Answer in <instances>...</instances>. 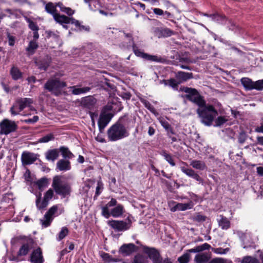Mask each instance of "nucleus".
I'll use <instances>...</instances> for the list:
<instances>
[{"label":"nucleus","mask_w":263,"mask_h":263,"mask_svg":"<svg viewBox=\"0 0 263 263\" xmlns=\"http://www.w3.org/2000/svg\"><path fill=\"white\" fill-rule=\"evenodd\" d=\"M210 17L213 21L217 22L219 23L222 24L223 21H226L225 16L218 14H213L211 15Z\"/></svg>","instance_id":"nucleus-43"},{"label":"nucleus","mask_w":263,"mask_h":263,"mask_svg":"<svg viewBox=\"0 0 263 263\" xmlns=\"http://www.w3.org/2000/svg\"><path fill=\"white\" fill-rule=\"evenodd\" d=\"M0 135H8L15 132L17 128V125L13 121L4 119L0 122Z\"/></svg>","instance_id":"nucleus-7"},{"label":"nucleus","mask_w":263,"mask_h":263,"mask_svg":"<svg viewBox=\"0 0 263 263\" xmlns=\"http://www.w3.org/2000/svg\"><path fill=\"white\" fill-rule=\"evenodd\" d=\"M57 3L53 4L51 2H49L45 6V10L47 13L51 14L53 17L54 15L58 13L57 10Z\"/></svg>","instance_id":"nucleus-29"},{"label":"nucleus","mask_w":263,"mask_h":263,"mask_svg":"<svg viewBox=\"0 0 263 263\" xmlns=\"http://www.w3.org/2000/svg\"><path fill=\"white\" fill-rule=\"evenodd\" d=\"M210 256L208 253H202L197 254L194 258L196 263H206L209 260Z\"/></svg>","instance_id":"nucleus-27"},{"label":"nucleus","mask_w":263,"mask_h":263,"mask_svg":"<svg viewBox=\"0 0 263 263\" xmlns=\"http://www.w3.org/2000/svg\"><path fill=\"white\" fill-rule=\"evenodd\" d=\"M66 85L65 82L61 81L58 78L52 77L46 82L44 87L54 95L58 96L60 93L61 89Z\"/></svg>","instance_id":"nucleus-4"},{"label":"nucleus","mask_w":263,"mask_h":263,"mask_svg":"<svg viewBox=\"0 0 263 263\" xmlns=\"http://www.w3.org/2000/svg\"><path fill=\"white\" fill-rule=\"evenodd\" d=\"M103 189V184L102 182L101 181H98L97 183V186L96 187L95 196H99L101 194Z\"/></svg>","instance_id":"nucleus-52"},{"label":"nucleus","mask_w":263,"mask_h":263,"mask_svg":"<svg viewBox=\"0 0 263 263\" xmlns=\"http://www.w3.org/2000/svg\"><path fill=\"white\" fill-rule=\"evenodd\" d=\"M180 83H177L176 81L174 79H170L168 80V85L172 87L173 88H177L178 84Z\"/></svg>","instance_id":"nucleus-55"},{"label":"nucleus","mask_w":263,"mask_h":263,"mask_svg":"<svg viewBox=\"0 0 263 263\" xmlns=\"http://www.w3.org/2000/svg\"><path fill=\"white\" fill-rule=\"evenodd\" d=\"M10 72L14 80H16L22 77V73L17 67H13L11 69Z\"/></svg>","instance_id":"nucleus-39"},{"label":"nucleus","mask_w":263,"mask_h":263,"mask_svg":"<svg viewBox=\"0 0 263 263\" xmlns=\"http://www.w3.org/2000/svg\"><path fill=\"white\" fill-rule=\"evenodd\" d=\"M143 250L153 260V263H163L159 253L155 249L144 247Z\"/></svg>","instance_id":"nucleus-14"},{"label":"nucleus","mask_w":263,"mask_h":263,"mask_svg":"<svg viewBox=\"0 0 263 263\" xmlns=\"http://www.w3.org/2000/svg\"><path fill=\"white\" fill-rule=\"evenodd\" d=\"M107 224L117 231H124L129 229L130 221L126 222L122 220H112L107 221Z\"/></svg>","instance_id":"nucleus-12"},{"label":"nucleus","mask_w":263,"mask_h":263,"mask_svg":"<svg viewBox=\"0 0 263 263\" xmlns=\"http://www.w3.org/2000/svg\"><path fill=\"white\" fill-rule=\"evenodd\" d=\"M29 28L33 31H38L39 28L36 24L33 21H29Z\"/></svg>","instance_id":"nucleus-53"},{"label":"nucleus","mask_w":263,"mask_h":263,"mask_svg":"<svg viewBox=\"0 0 263 263\" xmlns=\"http://www.w3.org/2000/svg\"><path fill=\"white\" fill-rule=\"evenodd\" d=\"M155 36L161 38L171 36L174 34L173 31L167 28H155L154 30Z\"/></svg>","instance_id":"nucleus-17"},{"label":"nucleus","mask_w":263,"mask_h":263,"mask_svg":"<svg viewBox=\"0 0 263 263\" xmlns=\"http://www.w3.org/2000/svg\"><path fill=\"white\" fill-rule=\"evenodd\" d=\"M137 250L136 246L133 243L124 244L120 248V252L125 256H127Z\"/></svg>","instance_id":"nucleus-20"},{"label":"nucleus","mask_w":263,"mask_h":263,"mask_svg":"<svg viewBox=\"0 0 263 263\" xmlns=\"http://www.w3.org/2000/svg\"><path fill=\"white\" fill-rule=\"evenodd\" d=\"M211 248V246L207 243H204L202 245L198 246L194 248L187 250L189 253H198L206 250H209Z\"/></svg>","instance_id":"nucleus-28"},{"label":"nucleus","mask_w":263,"mask_h":263,"mask_svg":"<svg viewBox=\"0 0 263 263\" xmlns=\"http://www.w3.org/2000/svg\"><path fill=\"white\" fill-rule=\"evenodd\" d=\"M123 206L121 204H118L111 209V214L114 217H119L123 213Z\"/></svg>","instance_id":"nucleus-31"},{"label":"nucleus","mask_w":263,"mask_h":263,"mask_svg":"<svg viewBox=\"0 0 263 263\" xmlns=\"http://www.w3.org/2000/svg\"><path fill=\"white\" fill-rule=\"evenodd\" d=\"M184 91L188 94L186 98L188 100L196 103L200 107L202 108L205 105V102L203 98L199 95L197 90L194 88H185Z\"/></svg>","instance_id":"nucleus-6"},{"label":"nucleus","mask_w":263,"mask_h":263,"mask_svg":"<svg viewBox=\"0 0 263 263\" xmlns=\"http://www.w3.org/2000/svg\"><path fill=\"white\" fill-rule=\"evenodd\" d=\"M175 77L179 83H181L184 81H186L187 80L192 79L193 73L191 72H185L182 71H179L176 73Z\"/></svg>","instance_id":"nucleus-24"},{"label":"nucleus","mask_w":263,"mask_h":263,"mask_svg":"<svg viewBox=\"0 0 263 263\" xmlns=\"http://www.w3.org/2000/svg\"><path fill=\"white\" fill-rule=\"evenodd\" d=\"M101 209H102V214L106 218H109V217L110 216H111V211L109 212V207H108L106 205L105 206H103L101 208Z\"/></svg>","instance_id":"nucleus-47"},{"label":"nucleus","mask_w":263,"mask_h":263,"mask_svg":"<svg viewBox=\"0 0 263 263\" xmlns=\"http://www.w3.org/2000/svg\"><path fill=\"white\" fill-rule=\"evenodd\" d=\"M117 200L114 198H111L110 201L108 202L106 205L108 207L114 206L117 204Z\"/></svg>","instance_id":"nucleus-62"},{"label":"nucleus","mask_w":263,"mask_h":263,"mask_svg":"<svg viewBox=\"0 0 263 263\" xmlns=\"http://www.w3.org/2000/svg\"><path fill=\"white\" fill-rule=\"evenodd\" d=\"M72 89V93L74 95H79L82 93H86L89 91L90 88L89 87H84L83 88H77L76 86L71 87Z\"/></svg>","instance_id":"nucleus-36"},{"label":"nucleus","mask_w":263,"mask_h":263,"mask_svg":"<svg viewBox=\"0 0 263 263\" xmlns=\"http://www.w3.org/2000/svg\"><path fill=\"white\" fill-rule=\"evenodd\" d=\"M238 235L239 238L243 242V243H250L252 241L251 236L250 233L239 232L238 233Z\"/></svg>","instance_id":"nucleus-34"},{"label":"nucleus","mask_w":263,"mask_h":263,"mask_svg":"<svg viewBox=\"0 0 263 263\" xmlns=\"http://www.w3.org/2000/svg\"><path fill=\"white\" fill-rule=\"evenodd\" d=\"M52 187L57 194L62 198L70 196L71 189L70 184L61 176H55L53 178Z\"/></svg>","instance_id":"nucleus-3"},{"label":"nucleus","mask_w":263,"mask_h":263,"mask_svg":"<svg viewBox=\"0 0 263 263\" xmlns=\"http://www.w3.org/2000/svg\"><path fill=\"white\" fill-rule=\"evenodd\" d=\"M44 261L41 249L39 247L34 250L30 255V261L31 263H43Z\"/></svg>","instance_id":"nucleus-16"},{"label":"nucleus","mask_w":263,"mask_h":263,"mask_svg":"<svg viewBox=\"0 0 263 263\" xmlns=\"http://www.w3.org/2000/svg\"><path fill=\"white\" fill-rule=\"evenodd\" d=\"M57 5L58 7L60 8L62 12L66 13L67 15L69 16L72 15L74 13V10H72L71 8L69 7H65L63 5V4L61 2L57 3Z\"/></svg>","instance_id":"nucleus-37"},{"label":"nucleus","mask_w":263,"mask_h":263,"mask_svg":"<svg viewBox=\"0 0 263 263\" xmlns=\"http://www.w3.org/2000/svg\"><path fill=\"white\" fill-rule=\"evenodd\" d=\"M190 165L194 168L200 171L204 170L206 168V166L203 161L200 160H193Z\"/></svg>","instance_id":"nucleus-30"},{"label":"nucleus","mask_w":263,"mask_h":263,"mask_svg":"<svg viewBox=\"0 0 263 263\" xmlns=\"http://www.w3.org/2000/svg\"><path fill=\"white\" fill-rule=\"evenodd\" d=\"M37 47L38 45L36 42L35 41H31L26 48V50L28 52L29 54H33Z\"/></svg>","instance_id":"nucleus-38"},{"label":"nucleus","mask_w":263,"mask_h":263,"mask_svg":"<svg viewBox=\"0 0 263 263\" xmlns=\"http://www.w3.org/2000/svg\"><path fill=\"white\" fill-rule=\"evenodd\" d=\"M218 226L222 230H227L230 227V221L227 218L222 215H220L217 219Z\"/></svg>","instance_id":"nucleus-25"},{"label":"nucleus","mask_w":263,"mask_h":263,"mask_svg":"<svg viewBox=\"0 0 263 263\" xmlns=\"http://www.w3.org/2000/svg\"><path fill=\"white\" fill-rule=\"evenodd\" d=\"M162 155L164 157L165 160L168 162V163H169L171 165L173 166L175 165V163L174 162L172 156L170 154L166 153L165 152H163L162 154Z\"/></svg>","instance_id":"nucleus-46"},{"label":"nucleus","mask_w":263,"mask_h":263,"mask_svg":"<svg viewBox=\"0 0 263 263\" xmlns=\"http://www.w3.org/2000/svg\"><path fill=\"white\" fill-rule=\"evenodd\" d=\"M33 103V100L28 98H18L10 108V111L12 116L19 115L26 107H30Z\"/></svg>","instance_id":"nucleus-5"},{"label":"nucleus","mask_w":263,"mask_h":263,"mask_svg":"<svg viewBox=\"0 0 263 263\" xmlns=\"http://www.w3.org/2000/svg\"><path fill=\"white\" fill-rule=\"evenodd\" d=\"M70 23H71L72 24H74L77 27H79V26H80V24L78 21L75 20L74 18H73L72 17H71L70 18Z\"/></svg>","instance_id":"nucleus-63"},{"label":"nucleus","mask_w":263,"mask_h":263,"mask_svg":"<svg viewBox=\"0 0 263 263\" xmlns=\"http://www.w3.org/2000/svg\"><path fill=\"white\" fill-rule=\"evenodd\" d=\"M214 252L218 254H225L229 251V248H218L214 249Z\"/></svg>","instance_id":"nucleus-51"},{"label":"nucleus","mask_w":263,"mask_h":263,"mask_svg":"<svg viewBox=\"0 0 263 263\" xmlns=\"http://www.w3.org/2000/svg\"><path fill=\"white\" fill-rule=\"evenodd\" d=\"M49 66V63L47 62L41 63L38 64L39 68L41 70H46Z\"/></svg>","instance_id":"nucleus-60"},{"label":"nucleus","mask_w":263,"mask_h":263,"mask_svg":"<svg viewBox=\"0 0 263 263\" xmlns=\"http://www.w3.org/2000/svg\"><path fill=\"white\" fill-rule=\"evenodd\" d=\"M53 17L57 23L61 25H63V24H70V17H68L64 15H61L59 13H57L56 14L54 15Z\"/></svg>","instance_id":"nucleus-26"},{"label":"nucleus","mask_w":263,"mask_h":263,"mask_svg":"<svg viewBox=\"0 0 263 263\" xmlns=\"http://www.w3.org/2000/svg\"><path fill=\"white\" fill-rule=\"evenodd\" d=\"M241 263H259V261L256 257L246 256L242 259Z\"/></svg>","instance_id":"nucleus-40"},{"label":"nucleus","mask_w":263,"mask_h":263,"mask_svg":"<svg viewBox=\"0 0 263 263\" xmlns=\"http://www.w3.org/2000/svg\"><path fill=\"white\" fill-rule=\"evenodd\" d=\"M70 162L66 159H60L56 165V169L60 171L66 172L71 169Z\"/></svg>","instance_id":"nucleus-21"},{"label":"nucleus","mask_w":263,"mask_h":263,"mask_svg":"<svg viewBox=\"0 0 263 263\" xmlns=\"http://www.w3.org/2000/svg\"><path fill=\"white\" fill-rule=\"evenodd\" d=\"M33 244L34 241L32 239H28L20 248L17 254V257L26 256L28 253L29 251L33 248Z\"/></svg>","instance_id":"nucleus-15"},{"label":"nucleus","mask_w":263,"mask_h":263,"mask_svg":"<svg viewBox=\"0 0 263 263\" xmlns=\"http://www.w3.org/2000/svg\"><path fill=\"white\" fill-rule=\"evenodd\" d=\"M86 3L88 4L90 10L95 11L97 5H99L98 0H84Z\"/></svg>","instance_id":"nucleus-44"},{"label":"nucleus","mask_w":263,"mask_h":263,"mask_svg":"<svg viewBox=\"0 0 263 263\" xmlns=\"http://www.w3.org/2000/svg\"><path fill=\"white\" fill-rule=\"evenodd\" d=\"M113 115L110 112H106L105 111L101 112L98 120V126L100 132L103 131L105 127L110 121Z\"/></svg>","instance_id":"nucleus-13"},{"label":"nucleus","mask_w":263,"mask_h":263,"mask_svg":"<svg viewBox=\"0 0 263 263\" xmlns=\"http://www.w3.org/2000/svg\"><path fill=\"white\" fill-rule=\"evenodd\" d=\"M255 131L257 133H263V123L261 124L260 126L257 127L255 129Z\"/></svg>","instance_id":"nucleus-64"},{"label":"nucleus","mask_w":263,"mask_h":263,"mask_svg":"<svg viewBox=\"0 0 263 263\" xmlns=\"http://www.w3.org/2000/svg\"><path fill=\"white\" fill-rule=\"evenodd\" d=\"M197 113L201 122L206 126L211 125L214 119L218 115L217 111L211 105H205L202 108H199L197 110Z\"/></svg>","instance_id":"nucleus-2"},{"label":"nucleus","mask_w":263,"mask_h":263,"mask_svg":"<svg viewBox=\"0 0 263 263\" xmlns=\"http://www.w3.org/2000/svg\"><path fill=\"white\" fill-rule=\"evenodd\" d=\"M45 155L48 161L54 162L59 156V151L57 148L49 149L45 153Z\"/></svg>","instance_id":"nucleus-23"},{"label":"nucleus","mask_w":263,"mask_h":263,"mask_svg":"<svg viewBox=\"0 0 263 263\" xmlns=\"http://www.w3.org/2000/svg\"><path fill=\"white\" fill-rule=\"evenodd\" d=\"M180 169L181 171L187 176L193 178L200 183L203 182L202 179L197 173L195 172L194 170L192 168H186L182 166L180 167Z\"/></svg>","instance_id":"nucleus-18"},{"label":"nucleus","mask_w":263,"mask_h":263,"mask_svg":"<svg viewBox=\"0 0 263 263\" xmlns=\"http://www.w3.org/2000/svg\"><path fill=\"white\" fill-rule=\"evenodd\" d=\"M107 134L109 141H116L128 137L129 134L125 126L118 122L108 128Z\"/></svg>","instance_id":"nucleus-1"},{"label":"nucleus","mask_w":263,"mask_h":263,"mask_svg":"<svg viewBox=\"0 0 263 263\" xmlns=\"http://www.w3.org/2000/svg\"><path fill=\"white\" fill-rule=\"evenodd\" d=\"M8 44L10 46H13L15 44V38L14 36L10 35V33L8 34Z\"/></svg>","instance_id":"nucleus-56"},{"label":"nucleus","mask_w":263,"mask_h":263,"mask_svg":"<svg viewBox=\"0 0 263 263\" xmlns=\"http://www.w3.org/2000/svg\"><path fill=\"white\" fill-rule=\"evenodd\" d=\"M191 258L190 254L187 251L178 258L179 263H188Z\"/></svg>","instance_id":"nucleus-41"},{"label":"nucleus","mask_w":263,"mask_h":263,"mask_svg":"<svg viewBox=\"0 0 263 263\" xmlns=\"http://www.w3.org/2000/svg\"><path fill=\"white\" fill-rule=\"evenodd\" d=\"M35 184L37 186L38 189L41 191H43L47 187L49 184L48 180L46 178H42L36 181Z\"/></svg>","instance_id":"nucleus-35"},{"label":"nucleus","mask_w":263,"mask_h":263,"mask_svg":"<svg viewBox=\"0 0 263 263\" xmlns=\"http://www.w3.org/2000/svg\"><path fill=\"white\" fill-rule=\"evenodd\" d=\"M160 122L161 125L167 130L168 132H171L172 134H174L172 128L170 124L166 120H160Z\"/></svg>","instance_id":"nucleus-48"},{"label":"nucleus","mask_w":263,"mask_h":263,"mask_svg":"<svg viewBox=\"0 0 263 263\" xmlns=\"http://www.w3.org/2000/svg\"><path fill=\"white\" fill-rule=\"evenodd\" d=\"M194 219L197 221H203L205 220V217L199 214H197L194 216Z\"/></svg>","instance_id":"nucleus-58"},{"label":"nucleus","mask_w":263,"mask_h":263,"mask_svg":"<svg viewBox=\"0 0 263 263\" xmlns=\"http://www.w3.org/2000/svg\"><path fill=\"white\" fill-rule=\"evenodd\" d=\"M209 263H226V260L221 258H215L212 259Z\"/></svg>","instance_id":"nucleus-57"},{"label":"nucleus","mask_w":263,"mask_h":263,"mask_svg":"<svg viewBox=\"0 0 263 263\" xmlns=\"http://www.w3.org/2000/svg\"><path fill=\"white\" fill-rule=\"evenodd\" d=\"M154 13L157 15L162 16L164 14V11L160 9V8H153V9Z\"/></svg>","instance_id":"nucleus-61"},{"label":"nucleus","mask_w":263,"mask_h":263,"mask_svg":"<svg viewBox=\"0 0 263 263\" xmlns=\"http://www.w3.org/2000/svg\"><path fill=\"white\" fill-rule=\"evenodd\" d=\"M142 103L144 104V106L152 112H154L155 109L153 106L147 101L143 100L141 101Z\"/></svg>","instance_id":"nucleus-50"},{"label":"nucleus","mask_w":263,"mask_h":263,"mask_svg":"<svg viewBox=\"0 0 263 263\" xmlns=\"http://www.w3.org/2000/svg\"><path fill=\"white\" fill-rule=\"evenodd\" d=\"M61 153L62 156L65 159H71L74 157L73 154L69 150V149L65 146H61L59 149Z\"/></svg>","instance_id":"nucleus-32"},{"label":"nucleus","mask_w":263,"mask_h":263,"mask_svg":"<svg viewBox=\"0 0 263 263\" xmlns=\"http://www.w3.org/2000/svg\"><path fill=\"white\" fill-rule=\"evenodd\" d=\"M85 106L89 108H93L96 103V100L92 97L89 96L85 98L83 100Z\"/></svg>","instance_id":"nucleus-33"},{"label":"nucleus","mask_w":263,"mask_h":263,"mask_svg":"<svg viewBox=\"0 0 263 263\" xmlns=\"http://www.w3.org/2000/svg\"><path fill=\"white\" fill-rule=\"evenodd\" d=\"M68 229L64 227L62 228L60 232H59L58 234V237H57V240L58 241H60L63 238H64L68 234Z\"/></svg>","instance_id":"nucleus-42"},{"label":"nucleus","mask_w":263,"mask_h":263,"mask_svg":"<svg viewBox=\"0 0 263 263\" xmlns=\"http://www.w3.org/2000/svg\"><path fill=\"white\" fill-rule=\"evenodd\" d=\"M193 206L194 203L192 201H190L189 202L185 203H178L171 209V211H185L186 210L191 209Z\"/></svg>","instance_id":"nucleus-22"},{"label":"nucleus","mask_w":263,"mask_h":263,"mask_svg":"<svg viewBox=\"0 0 263 263\" xmlns=\"http://www.w3.org/2000/svg\"><path fill=\"white\" fill-rule=\"evenodd\" d=\"M133 263H147L145 259L140 256H136L135 258Z\"/></svg>","instance_id":"nucleus-59"},{"label":"nucleus","mask_w":263,"mask_h":263,"mask_svg":"<svg viewBox=\"0 0 263 263\" xmlns=\"http://www.w3.org/2000/svg\"><path fill=\"white\" fill-rule=\"evenodd\" d=\"M132 48L134 53L137 57H141L144 59L151 61L156 62H161L162 61V59L160 57L150 55L143 52L138 48L137 46L134 42L132 45Z\"/></svg>","instance_id":"nucleus-10"},{"label":"nucleus","mask_w":263,"mask_h":263,"mask_svg":"<svg viewBox=\"0 0 263 263\" xmlns=\"http://www.w3.org/2000/svg\"><path fill=\"white\" fill-rule=\"evenodd\" d=\"M58 210V206L54 205L51 207L45 214L43 219H41L42 226L45 227H49L53 219V216L55 215Z\"/></svg>","instance_id":"nucleus-11"},{"label":"nucleus","mask_w":263,"mask_h":263,"mask_svg":"<svg viewBox=\"0 0 263 263\" xmlns=\"http://www.w3.org/2000/svg\"><path fill=\"white\" fill-rule=\"evenodd\" d=\"M241 83L247 90L256 89L260 91L263 90L262 79L253 82L248 78H242L241 79Z\"/></svg>","instance_id":"nucleus-8"},{"label":"nucleus","mask_w":263,"mask_h":263,"mask_svg":"<svg viewBox=\"0 0 263 263\" xmlns=\"http://www.w3.org/2000/svg\"><path fill=\"white\" fill-rule=\"evenodd\" d=\"M54 138L53 135L52 134H49L39 139L38 141L40 143H47L53 140Z\"/></svg>","instance_id":"nucleus-45"},{"label":"nucleus","mask_w":263,"mask_h":263,"mask_svg":"<svg viewBox=\"0 0 263 263\" xmlns=\"http://www.w3.org/2000/svg\"><path fill=\"white\" fill-rule=\"evenodd\" d=\"M227 121V120L224 117L219 116L215 120V126H219L223 124Z\"/></svg>","instance_id":"nucleus-49"},{"label":"nucleus","mask_w":263,"mask_h":263,"mask_svg":"<svg viewBox=\"0 0 263 263\" xmlns=\"http://www.w3.org/2000/svg\"><path fill=\"white\" fill-rule=\"evenodd\" d=\"M39 117L37 116H34L32 118L25 120L24 121L26 123H34L39 120Z\"/></svg>","instance_id":"nucleus-54"},{"label":"nucleus","mask_w":263,"mask_h":263,"mask_svg":"<svg viewBox=\"0 0 263 263\" xmlns=\"http://www.w3.org/2000/svg\"><path fill=\"white\" fill-rule=\"evenodd\" d=\"M53 190L51 189H49L45 193L43 200L42 202H41L42 194L41 193H39V194L36 196V205L37 208L39 210L46 208L48 204L49 201L53 197Z\"/></svg>","instance_id":"nucleus-9"},{"label":"nucleus","mask_w":263,"mask_h":263,"mask_svg":"<svg viewBox=\"0 0 263 263\" xmlns=\"http://www.w3.org/2000/svg\"><path fill=\"white\" fill-rule=\"evenodd\" d=\"M37 158L35 154L29 152H24L22 155V161L24 164L29 165L34 163Z\"/></svg>","instance_id":"nucleus-19"}]
</instances>
